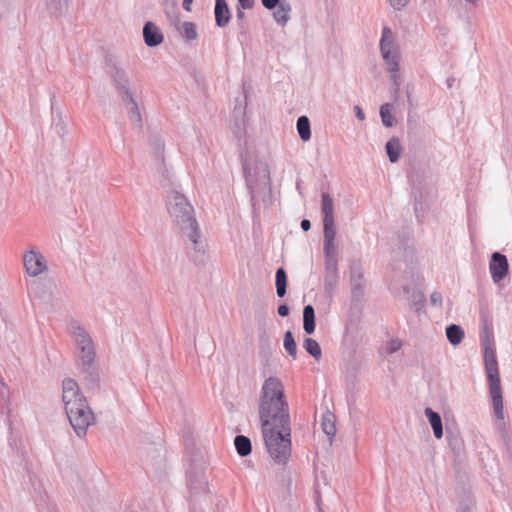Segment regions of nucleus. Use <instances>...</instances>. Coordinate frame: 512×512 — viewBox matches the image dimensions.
Instances as JSON below:
<instances>
[{"label":"nucleus","instance_id":"1","mask_svg":"<svg viewBox=\"0 0 512 512\" xmlns=\"http://www.w3.org/2000/svg\"><path fill=\"white\" fill-rule=\"evenodd\" d=\"M259 416L267 450L275 463L286 465L291 455V428L282 381L268 377L262 384Z\"/></svg>","mask_w":512,"mask_h":512},{"label":"nucleus","instance_id":"2","mask_svg":"<svg viewBox=\"0 0 512 512\" xmlns=\"http://www.w3.org/2000/svg\"><path fill=\"white\" fill-rule=\"evenodd\" d=\"M62 399L70 424L79 436L84 435L87 428L94 423V414L74 380L63 381Z\"/></svg>","mask_w":512,"mask_h":512},{"label":"nucleus","instance_id":"3","mask_svg":"<svg viewBox=\"0 0 512 512\" xmlns=\"http://www.w3.org/2000/svg\"><path fill=\"white\" fill-rule=\"evenodd\" d=\"M169 212L183 233L192 241L194 248L198 249L197 239L200 237L198 225L193 217V207L186 198L181 194L174 193L169 200Z\"/></svg>","mask_w":512,"mask_h":512},{"label":"nucleus","instance_id":"4","mask_svg":"<svg viewBox=\"0 0 512 512\" xmlns=\"http://www.w3.org/2000/svg\"><path fill=\"white\" fill-rule=\"evenodd\" d=\"M380 48L383 59L385 60L388 66V70L393 73L398 72V50L393 41L392 31L387 27L383 29L382 38L380 41Z\"/></svg>","mask_w":512,"mask_h":512},{"label":"nucleus","instance_id":"5","mask_svg":"<svg viewBox=\"0 0 512 512\" xmlns=\"http://www.w3.org/2000/svg\"><path fill=\"white\" fill-rule=\"evenodd\" d=\"M23 263L26 272L33 277H36L47 270L44 257L34 250L24 253Z\"/></svg>","mask_w":512,"mask_h":512},{"label":"nucleus","instance_id":"6","mask_svg":"<svg viewBox=\"0 0 512 512\" xmlns=\"http://www.w3.org/2000/svg\"><path fill=\"white\" fill-rule=\"evenodd\" d=\"M508 261L505 255L495 252L489 264L490 273L495 283H499L507 275Z\"/></svg>","mask_w":512,"mask_h":512},{"label":"nucleus","instance_id":"7","mask_svg":"<svg viewBox=\"0 0 512 512\" xmlns=\"http://www.w3.org/2000/svg\"><path fill=\"white\" fill-rule=\"evenodd\" d=\"M78 332L79 333L76 336V342L81 350L80 358L82 359L83 363L90 364L94 358L92 341L81 328H78Z\"/></svg>","mask_w":512,"mask_h":512},{"label":"nucleus","instance_id":"8","mask_svg":"<svg viewBox=\"0 0 512 512\" xmlns=\"http://www.w3.org/2000/svg\"><path fill=\"white\" fill-rule=\"evenodd\" d=\"M489 392L492 399L493 411L496 418L499 420H504V407L500 381L489 383Z\"/></svg>","mask_w":512,"mask_h":512},{"label":"nucleus","instance_id":"9","mask_svg":"<svg viewBox=\"0 0 512 512\" xmlns=\"http://www.w3.org/2000/svg\"><path fill=\"white\" fill-rule=\"evenodd\" d=\"M485 369L487 374L488 382L500 381L498 364L496 355L493 349L486 348L484 352Z\"/></svg>","mask_w":512,"mask_h":512},{"label":"nucleus","instance_id":"10","mask_svg":"<svg viewBox=\"0 0 512 512\" xmlns=\"http://www.w3.org/2000/svg\"><path fill=\"white\" fill-rule=\"evenodd\" d=\"M143 36L145 43L150 47L159 45L163 41V35L160 33L159 29L151 22L145 24L143 29Z\"/></svg>","mask_w":512,"mask_h":512},{"label":"nucleus","instance_id":"11","mask_svg":"<svg viewBox=\"0 0 512 512\" xmlns=\"http://www.w3.org/2000/svg\"><path fill=\"white\" fill-rule=\"evenodd\" d=\"M215 20L219 27H224L230 20V11L225 0H216Z\"/></svg>","mask_w":512,"mask_h":512},{"label":"nucleus","instance_id":"12","mask_svg":"<svg viewBox=\"0 0 512 512\" xmlns=\"http://www.w3.org/2000/svg\"><path fill=\"white\" fill-rule=\"evenodd\" d=\"M425 415L433 429L434 436L440 439L443 436L442 421L438 413L434 412L431 408L425 409Z\"/></svg>","mask_w":512,"mask_h":512},{"label":"nucleus","instance_id":"13","mask_svg":"<svg viewBox=\"0 0 512 512\" xmlns=\"http://www.w3.org/2000/svg\"><path fill=\"white\" fill-rule=\"evenodd\" d=\"M303 328L307 334H311L315 330V312L311 305L304 307L303 311Z\"/></svg>","mask_w":512,"mask_h":512},{"label":"nucleus","instance_id":"14","mask_svg":"<svg viewBox=\"0 0 512 512\" xmlns=\"http://www.w3.org/2000/svg\"><path fill=\"white\" fill-rule=\"evenodd\" d=\"M322 212L324 214L323 221L335 220L334 202L328 193L322 194Z\"/></svg>","mask_w":512,"mask_h":512},{"label":"nucleus","instance_id":"15","mask_svg":"<svg viewBox=\"0 0 512 512\" xmlns=\"http://www.w3.org/2000/svg\"><path fill=\"white\" fill-rule=\"evenodd\" d=\"M446 335L451 344L457 345L463 340L464 331L460 326L453 324L447 327Z\"/></svg>","mask_w":512,"mask_h":512},{"label":"nucleus","instance_id":"16","mask_svg":"<svg viewBox=\"0 0 512 512\" xmlns=\"http://www.w3.org/2000/svg\"><path fill=\"white\" fill-rule=\"evenodd\" d=\"M234 444L239 455L247 456L248 454H250L251 442L249 438H247L246 436H236Z\"/></svg>","mask_w":512,"mask_h":512},{"label":"nucleus","instance_id":"17","mask_svg":"<svg viewBox=\"0 0 512 512\" xmlns=\"http://www.w3.org/2000/svg\"><path fill=\"white\" fill-rule=\"evenodd\" d=\"M297 130L303 141H308L311 138L310 122L306 116H301L297 120Z\"/></svg>","mask_w":512,"mask_h":512},{"label":"nucleus","instance_id":"18","mask_svg":"<svg viewBox=\"0 0 512 512\" xmlns=\"http://www.w3.org/2000/svg\"><path fill=\"white\" fill-rule=\"evenodd\" d=\"M386 151L391 162H396L399 158L401 145L398 139L393 138L386 144Z\"/></svg>","mask_w":512,"mask_h":512},{"label":"nucleus","instance_id":"19","mask_svg":"<svg viewBox=\"0 0 512 512\" xmlns=\"http://www.w3.org/2000/svg\"><path fill=\"white\" fill-rule=\"evenodd\" d=\"M287 276L283 268H279L276 272V290L279 297H283L286 293Z\"/></svg>","mask_w":512,"mask_h":512},{"label":"nucleus","instance_id":"20","mask_svg":"<svg viewBox=\"0 0 512 512\" xmlns=\"http://www.w3.org/2000/svg\"><path fill=\"white\" fill-rule=\"evenodd\" d=\"M321 426H322L323 431L328 436L335 435L336 427L334 424V416L331 413H326L325 415H323L322 420H321Z\"/></svg>","mask_w":512,"mask_h":512},{"label":"nucleus","instance_id":"21","mask_svg":"<svg viewBox=\"0 0 512 512\" xmlns=\"http://www.w3.org/2000/svg\"><path fill=\"white\" fill-rule=\"evenodd\" d=\"M276 7H277V9L274 12L275 20L278 23L285 24L289 19V14H290V10H291L290 6L283 4V3H279V5Z\"/></svg>","mask_w":512,"mask_h":512},{"label":"nucleus","instance_id":"22","mask_svg":"<svg viewBox=\"0 0 512 512\" xmlns=\"http://www.w3.org/2000/svg\"><path fill=\"white\" fill-rule=\"evenodd\" d=\"M304 348L314 358L319 359L321 357V348L317 341L312 338H307L304 342Z\"/></svg>","mask_w":512,"mask_h":512},{"label":"nucleus","instance_id":"23","mask_svg":"<svg viewBox=\"0 0 512 512\" xmlns=\"http://www.w3.org/2000/svg\"><path fill=\"white\" fill-rule=\"evenodd\" d=\"M284 347L288 354L292 356L293 359L296 358V343L294 337L290 331H287L284 336Z\"/></svg>","mask_w":512,"mask_h":512},{"label":"nucleus","instance_id":"24","mask_svg":"<svg viewBox=\"0 0 512 512\" xmlns=\"http://www.w3.org/2000/svg\"><path fill=\"white\" fill-rule=\"evenodd\" d=\"M392 109L389 104H384L380 108V115L382 122L385 126L391 127L393 125Z\"/></svg>","mask_w":512,"mask_h":512},{"label":"nucleus","instance_id":"25","mask_svg":"<svg viewBox=\"0 0 512 512\" xmlns=\"http://www.w3.org/2000/svg\"><path fill=\"white\" fill-rule=\"evenodd\" d=\"M324 225V240H335L336 228L335 220L323 221Z\"/></svg>","mask_w":512,"mask_h":512},{"label":"nucleus","instance_id":"26","mask_svg":"<svg viewBox=\"0 0 512 512\" xmlns=\"http://www.w3.org/2000/svg\"><path fill=\"white\" fill-rule=\"evenodd\" d=\"M183 34L185 35V37L189 40H194L196 39L197 37V30H196V26L194 23L192 22H185L183 24Z\"/></svg>","mask_w":512,"mask_h":512},{"label":"nucleus","instance_id":"27","mask_svg":"<svg viewBox=\"0 0 512 512\" xmlns=\"http://www.w3.org/2000/svg\"><path fill=\"white\" fill-rule=\"evenodd\" d=\"M324 250L327 256H332L336 252L335 240H324Z\"/></svg>","mask_w":512,"mask_h":512},{"label":"nucleus","instance_id":"28","mask_svg":"<svg viewBox=\"0 0 512 512\" xmlns=\"http://www.w3.org/2000/svg\"><path fill=\"white\" fill-rule=\"evenodd\" d=\"M278 3H279V0H262L263 6L267 9L276 8Z\"/></svg>","mask_w":512,"mask_h":512},{"label":"nucleus","instance_id":"29","mask_svg":"<svg viewBox=\"0 0 512 512\" xmlns=\"http://www.w3.org/2000/svg\"><path fill=\"white\" fill-rule=\"evenodd\" d=\"M408 1L409 0H390V3L394 8L400 9L404 7L408 3Z\"/></svg>","mask_w":512,"mask_h":512},{"label":"nucleus","instance_id":"30","mask_svg":"<svg viewBox=\"0 0 512 512\" xmlns=\"http://www.w3.org/2000/svg\"><path fill=\"white\" fill-rule=\"evenodd\" d=\"M254 4V0H239V5L243 9H250Z\"/></svg>","mask_w":512,"mask_h":512},{"label":"nucleus","instance_id":"31","mask_svg":"<svg viewBox=\"0 0 512 512\" xmlns=\"http://www.w3.org/2000/svg\"><path fill=\"white\" fill-rule=\"evenodd\" d=\"M278 314L282 317H285L289 314V308L286 305H280L278 307Z\"/></svg>","mask_w":512,"mask_h":512},{"label":"nucleus","instance_id":"32","mask_svg":"<svg viewBox=\"0 0 512 512\" xmlns=\"http://www.w3.org/2000/svg\"><path fill=\"white\" fill-rule=\"evenodd\" d=\"M401 346V343L397 340H393L391 343H390V348H389V352L392 353V352H395L397 351Z\"/></svg>","mask_w":512,"mask_h":512},{"label":"nucleus","instance_id":"33","mask_svg":"<svg viewBox=\"0 0 512 512\" xmlns=\"http://www.w3.org/2000/svg\"><path fill=\"white\" fill-rule=\"evenodd\" d=\"M310 227H311V223H310V221H309V220H307V219L302 220V222H301V228H302L304 231H308V230L310 229Z\"/></svg>","mask_w":512,"mask_h":512},{"label":"nucleus","instance_id":"34","mask_svg":"<svg viewBox=\"0 0 512 512\" xmlns=\"http://www.w3.org/2000/svg\"><path fill=\"white\" fill-rule=\"evenodd\" d=\"M355 111L357 118H359L360 120H364L365 115L359 106H355Z\"/></svg>","mask_w":512,"mask_h":512},{"label":"nucleus","instance_id":"35","mask_svg":"<svg viewBox=\"0 0 512 512\" xmlns=\"http://www.w3.org/2000/svg\"><path fill=\"white\" fill-rule=\"evenodd\" d=\"M193 0H183V8L186 10V11H191V4H192Z\"/></svg>","mask_w":512,"mask_h":512},{"label":"nucleus","instance_id":"36","mask_svg":"<svg viewBox=\"0 0 512 512\" xmlns=\"http://www.w3.org/2000/svg\"><path fill=\"white\" fill-rule=\"evenodd\" d=\"M131 105H132L131 109H132L133 113H135V115L137 117H139L138 107L133 99H131Z\"/></svg>","mask_w":512,"mask_h":512},{"label":"nucleus","instance_id":"37","mask_svg":"<svg viewBox=\"0 0 512 512\" xmlns=\"http://www.w3.org/2000/svg\"><path fill=\"white\" fill-rule=\"evenodd\" d=\"M431 299L433 302H436L437 301L436 295H432Z\"/></svg>","mask_w":512,"mask_h":512},{"label":"nucleus","instance_id":"38","mask_svg":"<svg viewBox=\"0 0 512 512\" xmlns=\"http://www.w3.org/2000/svg\"><path fill=\"white\" fill-rule=\"evenodd\" d=\"M392 77H393L394 81L396 82V77H397V75H396V74H394Z\"/></svg>","mask_w":512,"mask_h":512}]
</instances>
